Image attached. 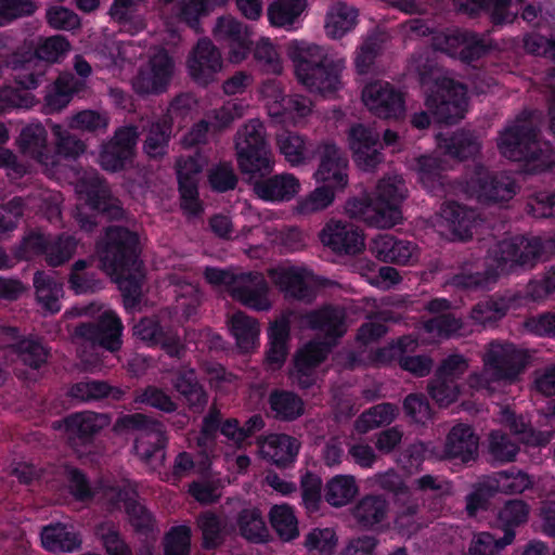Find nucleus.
<instances>
[{"instance_id":"680f3d73","label":"nucleus","mask_w":555,"mask_h":555,"mask_svg":"<svg viewBox=\"0 0 555 555\" xmlns=\"http://www.w3.org/2000/svg\"><path fill=\"white\" fill-rule=\"evenodd\" d=\"M489 454L494 462L508 463L513 462L519 451L507 434L493 430L489 435Z\"/></svg>"},{"instance_id":"5fc2aeb1","label":"nucleus","mask_w":555,"mask_h":555,"mask_svg":"<svg viewBox=\"0 0 555 555\" xmlns=\"http://www.w3.org/2000/svg\"><path fill=\"white\" fill-rule=\"evenodd\" d=\"M230 330L237 346L244 350L250 349L259 336L257 321L243 312H236L232 315L230 319Z\"/></svg>"},{"instance_id":"4468645a","label":"nucleus","mask_w":555,"mask_h":555,"mask_svg":"<svg viewBox=\"0 0 555 555\" xmlns=\"http://www.w3.org/2000/svg\"><path fill=\"white\" fill-rule=\"evenodd\" d=\"M190 77L201 86L215 80L222 68V56L219 49L209 38L198 39L186 61Z\"/></svg>"},{"instance_id":"052dcab7","label":"nucleus","mask_w":555,"mask_h":555,"mask_svg":"<svg viewBox=\"0 0 555 555\" xmlns=\"http://www.w3.org/2000/svg\"><path fill=\"white\" fill-rule=\"evenodd\" d=\"M18 359L30 369L41 367L48 360L49 350L39 341L22 339L13 345Z\"/></svg>"},{"instance_id":"603ef678","label":"nucleus","mask_w":555,"mask_h":555,"mask_svg":"<svg viewBox=\"0 0 555 555\" xmlns=\"http://www.w3.org/2000/svg\"><path fill=\"white\" fill-rule=\"evenodd\" d=\"M269 521L284 542H291L299 535L297 517L288 504L273 505L269 512Z\"/></svg>"},{"instance_id":"f3484780","label":"nucleus","mask_w":555,"mask_h":555,"mask_svg":"<svg viewBox=\"0 0 555 555\" xmlns=\"http://www.w3.org/2000/svg\"><path fill=\"white\" fill-rule=\"evenodd\" d=\"M348 142L354 163L363 170L376 168L383 160L379 134L362 124L353 125L348 133Z\"/></svg>"},{"instance_id":"423d86ee","label":"nucleus","mask_w":555,"mask_h":555,"mask_svg":"<svg viewBox=\"0 0 555 555\" xmlns=\"http://www.w3.org/2000/svg\"><path fill=\"white\" fill-rule=\"evenodd\" d=\"M96 254L106 271L120 272L142 266L139 235L120 225L108 227L96 242Z\"/></svg>"},{"instance_id":"ddd939ff","label":"nucleus","mask_w":555,"mask_h":555,"mask_svg":"<svg viewBox=\"0 0 555 555\" xmlns=\"http://www.w3.org/2000/svg\"><path fill=\"white\" fill-rule=\"evenodd\" d=\"M124 325L119 317L105 312L95 323H81L76 335L109 352L120 350Z\"/></svg>"},{"instance_id":"4be33fe9","label":"nucleus","mask_w":555,"mask_h":555,"mask_svg":"<svg viewBox=\"0 0 555 555\" xmlns=\"http://www.w3.org/2000/svg\"><path fill=\"white\" fill-rule=\"evenodd\" d=\"M171 383L173 389L179 395V399L192 413L199 414L204 412L209 397L193 367H179L172 373Z\"/></svg>"},{"instance_id":"b1692460","label":"nucleus","mask_w":555,"mask_h":555,"mask_svg":"<svg viewBox=\"0 0 555 555\" xmlns=\"http://www.w3.org/2000/svg\"><path fill=\"white\" fill-rule=\"evenodd\" d=\"M268 294L269 286L262 275L257 272H242L231 297L249 309L267 311L271 308Z\"/></svg>"},{"instance_id":"7c9ffc66","label":"nucleus","mask_w":555,"mask_h":555,"mask_svg":"<svg viewBox=\"0 0 555 555\" xmlns=\"http://www.w3.org/2000/svg\"><path fill=\"white\" fill-rule=\"evenodd\" d=\"M441 216L447 221L454 240L464 242L473 237L478 221L475 209L457 202H447L441 208Z\"/></svg>"},{"instance_id":"dca6fc26","label":"nucleus","mask_w":555,"mask_h":555,"mask_svg":"<svg viewBox=\"0 0 555 555\" xmlns=\"http://www.w3.org/2000/svg\"><path fill=\"white\" fill-rule=\"evenodd\" d=\"M214 34L217 40L224 42L232 63H241L251 52V30L233 17H219Z\"/></svg>"},{"instance_id":"412c9836","label":"nucleus","mask_w":555,"mask_h":555,"mask_svg":"<svg viewBox=\"0 0 555 555\" xmlns=\"http://www.w3.org/2000/svg\"><path fill=\"white\" fill-rule=\"evenodd\" d=\"M151 69L140 72L133 80L138 94H160L166 91L173 72V61L166 50L157 52L150 61Z\"/></svg>"},{"instance_id":"4c0bfd02","label":"nucleus","mask_w":555,"mask_h":555,"mask_svg":"<svg viewBox=\"0 0 555 555\" xmlns=\"http://www.w3.org/2000/svg\"><path fill=\"white\" fill-rule=\"evenodd\" d=\"M529 506L522 500H508L498 514V527L502 529L503 545H509L516 535V528L527 522Z\"/></svg>"},{"instance_id":"72a5a7b5","label":"nucleus","mask_w":555,"mask_h":555,"mask_svg":"<svg viewBox=\"0 0 555 555\" xmlns=\"http://www.w3.org/2000/svg\"><path fill=\"white\" fill-rule=\"evenodd\" d=\"M269 415L279 422H294L305 413L304 400L294 391L272 389L268 396Z\"/></svg>"},{"instance_id":"1a4fd4ad","label":"nucleus","mask_w":555,"mask_h":555,"mask_svg":"<svg viewBox=\"0 0 555 555\" xmlns=\"http://www.w3.org/2000/svg\"><path fill=\"white\" fill-rule=\"evenodd\" d=\"M364 105L378 118H398L404 113V95L388 81L375 80L362 90Z\"/></svg>"},{"instance_id":"c756f323","label":"nucleus","mask_w":555,"mask_h":555,"mask_svg":"<svg viewBox=\"0 0 555 555\" xmlns=\"http://www.w3.org/2000/svg\"><path fill=\"white\" fill-rule=\"evenodd\" d=\"M460 13L472 17L487 12L493 26H503L514 22L516 15L511 12L512 0H453Z\"/></svg>"},{"instance_id":"69168bd1","label":"nucleus","mask_w":555,"mask_h":555,"mask_svg":"<svg viewBox=\"0 0 555 555\" xmlns=\"http://www.w3.org/2000/svg\"><path fill=\"white\" fill-rule=\"evenodd\" d=\"M468 30L460 28H448L433 37L435 50L447 53L450 56L459 57L467 37Z\"/></svg>"},{"instance_id":"09e8293b","label":"nucleus","mask_w":555,"mask_h":555,"mask_svg":"<svg viewBox=\"0 0 555 555\" xmlns=\"http://www.w3.org/2000/svg\"><path fill=\"white\" fill-rule=\"evenodd\" d=\"M398 409L390 402H383L363 411L354 422V428L360 434H366L375 428L387 426L396 418Z\"/></svg>"},{"instance_id":"a19ab883","label":"nucleus","mask_w":555,"mask_h":555,"mask_svg":"<svg viewBox=\"0 0 555 555\" xmlns=\"http://www.w3.org/2000/svg\"><path fill=\"white\" fill-rule=\"evenodd\" d=\"M307 8V0H273L267 9L268 21L271 26L293 29Z\"/></svg>"},{"instance_id":"0e129e2a","label":"nucleus","mask_w":555,"mask_h":555,"mask_svg":"<svg viewBox=\"0 0 555 555\" xmlns=\"http://www.w3.org/2000/svg\"><path fill=\"white\" fill-rule=\"evenodd\" d=\"M134 402L149 405L165 413H173L178 409V404L166 391L153 385L137 391Z\"/></svg>"},{"instance_id":"f257e3e1","label":"nucleus","mask_w":555,"mask_h":555,"mask_svg":"<svg viewBox=\"0 0 555 555\" xmlns=\"http://www.w3.org/2000/svg\"><path fill=\"white\" fill-rule=\"evenodd\" d=\"M235 151L240 170L248 176L254 192L267 202H288L300 190L299 180L292 173L268 177L274 166L263 125L251 119L235 134Z\"/></svg>"},{"instance_id":"2f4dec72","label":"nucleus","mask_w":555,"mask_h":555,"mask_svg":"<svg viewBox=\"0 0 555 555\" xmlns=\"http://www.w3.org/2000/svg\"><path fill=\"white\" fill-rule=\"evenodd\" d=\"M309 272L304 268L289 267L275 276V284L285 297L310 304L315 298L314 287L308 283Z\"/></svg>"},{"instance_id":"f704fd0d","label":"nucleus","mask_w":555,"mask_h":555,"mask_svg":"<svg viewBox=\"0 0 555 555\" xmlns=\"http://www.w3.org/2000/svg\"><path fill=\"white\" fill-rule=\"evenodd\" d=\"M306 320L310 328L322 332L328 338H340L346 332L345 314L333 305L308 312Z\"/></svg>"},{"instance_id":"c03bdc74","label":"nucleus","mask_w":555,"mask_h":555,"mask_svg":"<svg viewBox=\"0 0 555 555\" xmlns=\"http://www.w3.org/2000/svg\"><path fill=\"white\" fill-rule=\"evenodd\" d=\"M358 18V11L345 3L337 2L326 15L325 30L327 36L339 39L354 28Z\"/></svg>"},{"instance_id":"9b49d317","label":"nucleus","mask_w":555,"mask_h":555,"mask_svg":"<svg viewBox=\"0 0 555 555\" xmlns=\"http://www.w3.org/2000/svg\"><path fill=\"white\" fill-rule=\"evenodd\" d=\"M138 133L134 127L118 128L114 137L102 145L99 162L109 172H117L132 162Z\"/></svg>"},{"instance_id":"58836bf2","label":"nucleus","mask_w":555,"mask_h":555,"mask_svg":"<svg viewBox=\"0 0 555 555\" xmlns=\"http://www.w3.org/2000/svg\"><path fill=\"white\" fill-rule=\"evenodd\" d=\"M311 101L304 95H283L268 107V113L278 122L296 124L311 113Z\"/></svg>"},{"instance_id":"6e6d98bb","label":"nucleus","mask_w":555,"mask_h":555,"mask_svg":"<svg viewBox=\"0 0 555 555\" xmlns=\"http://www.w3.org/2000/svg\"><path fill=\"white\" fill-rule=\"evenodd\" d=\"M512 307V298L493 295L487 300L479 301L472 310L475 321L486 324L506 315Z\"/></svg>"},{"instance_id":"338daca9","label":"nucleus","mask_w":555,"mask_h":555,"mask_svg":"<svg viewBox=\"0 0 555 555\" xmlns=\"http://www.w3.org/2000/svg\"><path fill=\"white\" fill-rule=\"evenodd\" d=\"M77 248V241L74 236L61 234L50 241L47 251V262L52 267H59L72 258Z\"/></svg>"},{"instance_id":"473e14b6","label":"nucleus","mask_w":555,"mask_h":555,"mask_svg":"<svg viewBox=\"0 0 555 555\" xmlns=\"http://www.w3.org/2000/svg\"><path fill=\"white\" fill-rule=\"evenodd\" d=\"M40 538L43 548L52 553H73L81 546L79 534L62 522L44 526Z\"/></svg>"},{"instance_id":"a18cd8bd","label":"nucleus","mask_w":555,"mask_h":555,"mask_svg":"<svg viewBox=\"0 0 555 555\" xmlns=\"http://www.w3.org/2000/svg\"><path fill=\"white\" fill-rule=\"evenodd\" d=\"M116 275L118 288L121 292L124 306L134 309L141 304L142 283L144 279L143 264L128 271L111 272Z\"/></svg>"},{"instance_id":"774afa93","label":"nucleus","mask_w":555,"mask_h":555,"mask_svg":"<svg viewBox=\"0 0 555 555\" xmlns=\"http://www.w3.org/2000/svg\"><path fill=\"white\" fill-rule=\"evenodd\" d=\"M191 529L185 525L175 526L165 537L164 555H190Z\"/></svg>"},{"instance_id":"cd10ccee","label":"nucleus","mask_w":555,"mask_h":555,"mask_svg":"<svg viewBox=\"0 0 555 555\" xmlns=\"http://www.w3.org/2000/svg\"><path fill=\"white\" fill-rule=\"evenodd\" d=\"M127 393L126 389L112 386L105 380L86 377L70 385L67 397L76 403H91L103 399L121 401Z\"/></svg>"},{"instance_id":"f8f14e48","label":"nucleus","mask_w":555,"mask_h":555,"mask_svg":"<svg viewBox=\"0 0 555 555\" xmlns=\"http://www.w3.org/2000/svg\"><path fill=\"white\" fill-rule=\"evenodd\" d=\"M320 240L324 246L338 255L353 256L365 248L362 230L341 220H330L322 229Z\"/></svg>"},{"instance_id":"f03ea898","label":"nucleus","mask_w":555,"mask_h":555,"mask_svg":"<svg viewBox=\"0 0 555 555\" xmlns=\"http://www.w3.org/2000/svg\"><path fill=\"white\" fill-rule=\"evenodd\" d=\"M406 196L402 178L387 177L378 181L374 195L363 194L346 202L345 210L351 219L376 228H391L402 219L401 204Z\"/></svg>"},{"instance_id":"4d7b16f0","label":"nucleus","mask_w":555,"mask_h":555,"mask_svg":"<svg viewBox=\"0 0 555 555\" xmlns=\"http://www.w3.org/2000/svg\"><path fill=\"white\" fill-rule=\"evenodd\" d=\"M323 482L319 475L307 470L300 477L301 505L309 516L320 512Z\"/></svg>"},{"instance_id":"6e6552de","label":"nucleus","mask_w":555,"mask_h":555,"mask_svg":"<svg viewBox=\"0 0 555 555\" xmlns=\"http://www.w3.org/2000/svg\"><path fill=\"white\" fill-rule=\"evenodd\" d=\"M467 189L480 202L500 203L512 199L517 193L516 180L506 172H491L478 165L467 181Z\"/></svg>"},{"instance_id":"7ed1b4c3","label":"nucleus","mask_w":555,"mask_h":555,"mask_svg":"<svg viewBox=\"0 0 555 555\" xmlns=\"http://www.w3.org/2000/svg\"><path fill=\"white\" fill-rule=\"evenodd\" d=\"M287 55L294 63L297 80L311 92L326 93L339 89L344 61L331 56L325 48L293 40L287 46Z\"/></svg>"},{"instance_id":"20e7f679","label":"nucleus","mask_w":555,"mask_h":555,"mask_svg":"<svg viewBox=\"0 0 555 555\" xmlns=\"http://www.w3.org/2000/svg\"><path fill=\"white\" fill-rule=\"evenodd\" d=\"M498 147L505 158L524 163L530 171L543 172L554 164L551 150L546 144L543 147L538 140V130L527 112L501 132Z\"/></svg>"},{"instance_id":"de8ad7c7","label":"nucleus","mask_w":555,"mask_h":555,"mask_svg":"<svg viewBox=\"0 0 555 555\" xmlns=\"http://www.w3.org/2000/svg\"><path fill=\"white\" fill-rule=\"evenodd\" d=\"M33 282L37 300L42 307L52 313L59 312L61 310L60 297L63 295L62 284L44 271H37Z\"/></svg>"},{"instance_id":"e433bc0d","label":"nucleus","mask_w":555,"mask_h":555,"mask_svg":"<svg viewBox=\"0 0 555 555\" xmlns=\"http://www.w3.org/2000/svg\"><path fill=\"white\" fill-rule=\"evenodd\" d=\"M196 525L202 532V547L207 551L220 547L228 534V520L212 511L198 514Z\"/></svg>"},{"instance_id":"49530a36","label":"nucleus","mask_w":555,"mask_h":555,"mask_svg":"<svg viewBox=\"0 0 555 555\" xmlns=\"http://www.w3.org/2000/svg\"><path fill=\"white\" fill-rule=\"evenodd\" d=\"M241 535L249 542L262 543L268 537V529L258 507H244L236 516Z\"/></svg>"},{"instance_id":"9d476101","label":"nucleus","mask_w":555,"mask_h":555,"mask_svg":"<svg viewBox=\"0 0 555 555\" xmlns=\"http://www.w3.org/2000/svg\"><path fill=\"white\" fill-rule=\"evenodd\" d=\"M15 86L4 85L0 87V114L15 108L28 109L36 105L35 95L30 92L43 80V72L28 70L25 67L14 76Z\"/></svg>"},{"instance_id":"5701e85b","label":"nucleus","mask_w":555,"mask_h":555,"mask_svg":"<svg viewBox=\"0 0 555 555\" xmlns=\"http://www.w3.org/2000/svg\"><path fill=\"white\" fill-rule=\"evenodd\" d=\"M108 416L91 411L73 413L65 417L64 427L74 446L92 444L96 435L108 425Z\"/></svg>"},{"instance_id":"864d4df0","label":"nucleus","mask_w":555,"mask_h":555,"mask_svg":"<svg viewBox=\"0 0 555 555\" xmlns=\"http://www.w3.org/2000/svg\"><path fill=\"white\" fill-rule=\"evenodd\" d=\"M280 153L292 166L304 164L308 159L306 138L297 132L283 130L276 135Z\"/></svg>"},{"instance_id":"13d9d810","label":"nucleus","mask_w":555,"mask_h":555,"mask_svg":"<svg viewBox=\"0 0 555 555\" xmlns=\"http://www.w3.org/2000/svg\"><path fill=\"white\" fill-rule=\"evenodd\" d=\"M166 443L167 438L160 427L144 437H138L134 442V450L142 461L152 464L157 459L164 457Z\"/></svg>"},{"instance_id":"3c124183","label":"nucleus","mask_w":555,"mask_h":555,"mask_svg":"<svg viewBox=\"0 0 555 555\" xmlns=\"http://www.w3.org/2000/svg\"><path fill=\"white\" fill-rule=\"evenodd\" d=\"M79 193L85 195L87 205L99 212H106L111 208V192L105 181L98 175L80 180Z\"/></svg>"},{"instance_id":"a878e982","label":"nucleus","mask_w":555,"mask_h":555,"mask_svg":"<svg viewBox=\"0 0 555 555\" xmlns=\"http://www.w3.org/2000/svg\"><path fill=\"white\" fill-rule=\"evenodd\" d=\"M348 159L334 143L322 146L320 165L314 177L320 183L332 184L345 189L348 183Z\"/></svg>"},{"instance_id":"37998d69","label":"nucleus","mask_w":555,"mask_h":555,"mask_svg":"<svg viewBox=\"0 0 555 555\" xmlns=\"http://www.w3.org/2000/svg\"><path fill=\"white\" fill-rule=\"evenodd\" d=\"M439 146L453 158L465 160L479 153L480 144L469 130H457L450 137L439 140Z\"/></svg>"},{"instance_id":"79ce46f5","label":"nucleus","mask_w":555,"mask_h":555,"mask_svg":"<svg viewBox=\"0 0 555 555\" xmlns=\"http://www.w3.org/2000/svg\"><path fill=\"white\" fill-rule=\"evenodd\" d=\"M388 502L382 495H365L354 506L352 515L360 527L371 529L386 517Z\"/></svg>"},{"instance_id":"ea45409f","label":"nucleus","mask_w":555,"mask_h":555,"mask_svg":"<svg viewBox=\"0 0 555 555\" xmlns=\"http://www.w3.org/2000/svg\"><path fill=\"white\" fill-rule=\"evenodd\" d=\"M79 81L73 75H61L48 87L44 94L43 109L52 114L65 108L75 93L79 91Z\"/></svg>"},{"instance_id":"bf43d9fd","label":"nucleus","mask_w":555,"mask_h":555,"mask_svg":"<svg viewBox=\"0 0 555 555\" xmlns=\"http://www.w3.org/2000/svg\"><path fill=\"white\" fill-rule=\"evenodd\" d=\"M177 180L181 209L186 215L199 216L204 207L199 199L198 179L177 177Z\"/></svg>"},{"instance_id":"2eb2a0df","label":"nucleus","mask_w":555,"mask_h":555,"mask_svg":"<svg viewBox=\"0 0 555 555\" xmlns=\"http://www.w3.org/2000/svg\"><path fill=\"white\" fill-rule=\"evenodd\" d=\"M133 334L149 347L159 346L170 358L180 359L185 352L177 331L163 325L157 318H142L134 325Z\"/></svg>"},{"instance_id":"bb28decb","label":"nucleus","mask_w":555,"mask_h":555,"mask_svg":"<svg viewBox=\"0 0 555 555\" xmlns=\"http://www.w3.org/2000/svg\"><path fill=\"white\" fill-rule=\"evenodd\" d=\"M262 457L278 468L292 465L298 455L300 443L287 434H270L258 441Z\"/></svg>"},{"instance_id":"a211bd4d","label":"nucleus","mask_w":555,"mask_h":555,"mask_svg":"<svg viewBox=\"0 0 555 555\" xmlns=\"http://www.w3.org/2000/svg\"><path fill=\"white\" fill-rule=\"evenodd\" d=\"M543 250L544 245L540 237L516 236L502 241L498 245V260L509 264L511 268L514 266L532 268L541 259Z\"/></svg>"},{"instance_id":"39448f33","label":"nucleus","mask_w":555,"mask_h":555,"mask_svg":"<svg viewBox=\"0 0 555 555\" xmlns=\"http://www.w3.org/2000/svg\"><path fill=\"white\" fill-rule=\"evenodd\" d=\"M425 91V105L438 122L454 125L464 118L467 107V88L449 77L435 76L433 66L418 72Z\"/></svg>"},{"instance_id":"8fccbe9b","label":"nucleus","mask_w":555,"mask_h":555,"mask_svg":"<svg viewBox=\"0 0 555 555\" xmlns=\"http://www.w3.org/2000/svg\"><path fill=\"white\" fill-rule=\"evenodd\" d=\"M357 493L358 486L353 476L336 475L326 482L324 499L330 505L341 507L350 503Z\"/></svg>"},{"instance_id":"0eeeda50","label":"nucleus","mask_w":555,"mask_h":555,"mask_svg":"<svg viewBox=\"0 0 555 555\" xmlns=\"http://www.w3.org/2000/svg\"><path fill=\"white\" fill-rule=\"evenodd\" d=\"M467 189L480 202L500 203L512 199L517 193L516 180L506 172H491L478 165L467 181Z\"/></svg>"},{"instance_id":"c85d7f7f","label":"nucleus","mask_w":555,"mask_h":555,"mask_svg":"<svg viewBox=\"0 0 555 555\" xmlns=\"http://www.w3.org/2000/svg\"><path fill=\"white\" fill-rule=\"evenodd\" d=\"M291 323L286 318H281L268 327V344L266 349V363L272 371L280 370L289 353Z\"/></svg>"},{"instance_id":"393cba45","label":"nucleus","mask_w":555,"mask_h":555,"mask_svg":"<svg viewBox=\"0 0 555 555\" xmlns=\"http://www.w3.org/2000/svg\"><path fill=\"white\" fill-rule=\"evenodd\" d=\"M16 145L22 155L41 165L54 163L48 144V131L41 124H28L21 129Z\"/></svg>"},{"instance_id":"6ab92c4d","label":"nucleus","mask_w":555,"mask_h":555,"mask_svg":"<svg viewBox=\"0 0 555 555\" xmlns=\"http://www.w3.org/2000/svg\"><path fill=\"white\" fill-rule=\"evenodd\" d=\"M479 436L469 424L457 423L448 433L443 457L468 465L478 457Z\"/></svg>"},{"instance_id":"c9c22d12","label":"nucleus","mask_w":555,"mask_h":555,"mask_svg":"<svg viewBox=\"0 0 555 555\" xmlns=\"http://www.w3.org/2000/svg\"><path fill=\"white\" fill-rule=\"evenodd\" d=\"M172 129L173 120L168 114L151 124L143 143V151L150 158L160 159L168 153Z\"/></svg>"},{"instance_id":"e2e57ef3","label":"nucleus","mask_w":555,"mask_h":555,"mask_svg":"<svg viewBox=\"0 0 555 555\" xmlns=\"http://www.w3.org/2000/svg\"><path fill=\"white\" fill-rule=\"evenodd\" d=\"M163 427L162 423L142 413L122 414L115 423V429L120 433L139 431L140 437Z\"/></svg>"},{"instance_id":"aec40b11","label":"nucleus","mask_w":555,"mask_h":555,"mask_svg":"<svg viewBox=\"0 0 555 555\" xmlns=\"http://www.w3.org/2000/svg\"><path fill=\"white\" fill-rule=\"evenodd\" d=\"M485 363L493 370L499 379H514L525 369L527 356L514 344L491 343Z\"/></svg>"}]
</instances>
